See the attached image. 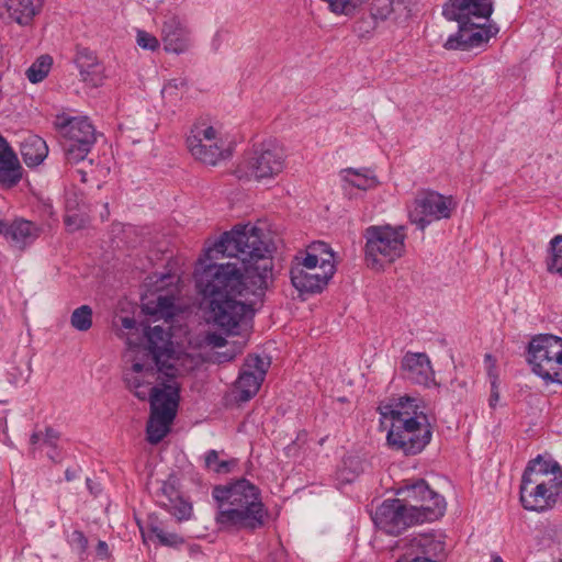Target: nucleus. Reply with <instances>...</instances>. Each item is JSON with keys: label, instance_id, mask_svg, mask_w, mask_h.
<instances>
[{"label": "nucleus", "instance_id": "1", "mask_svg": "<svg viewBox=\"0 0 562 562\" xmlns=\"http://www.w3.org/2000/svg\"><path fill=\"white\" fill-rule=\"evenodd\" d=\"M269 254L261 229L251 224L236 225L205 248L193 277L210 324L237 334L254 317L272 274Z\"/></svg>", "mask_w": 562, "mask_h": 562}, {"label": "nucleus", "instance_id": "2", "mask_svg": "<svg viewBox=\"0 0 562 562\" xmlns=\"http://www.w3.org/2000/svg\"><path fill=\"white\" fill-rule=\"evenodd\" d=\"M492 13V0H448L442 15L458 23V32L447 38L445 48L471 49L486 44L498 32L487 23Z\"/></svg>", "mask_w": 562, "mask_h": 562}, {"label": "nucleus", "instance_id": "3", "mask_svg": "<svg viewBox=\"0 0 562 562\" xmlns=\"http://www.w3.org/2000/svg\"><path fill=\"white\" fill-rule=\"evenodd\" d=\"M446 507L442 494H428L419 506L390 498L376 507L373 521L385 533L398 536L413 526L438 520L445 515Z\"/></svg>", "mask_w": 562, "mask_h": 562}, {"label": "nucleus", "instance_id": "4", "mask_svg": "<svg viewBox=\"0 0 562 562\" xmlns=\"http://www.w3.org/2000/svg\"><path fill=\"white\" fill-rule=\"evenodd\" d=\"M336 271L334 252L325 241H313L293 258L290 277L301 293L321 292Z\"/></svg>", "mask_w": 562, "mask_h": 562}, {"label": "nucleus", "instance_id": "5", "mask_svg": "<svg viewBox=\"0 0 562 562\" xmlns=\"http://www.w3.org/2000/svg\"><path fill=\"white\" fill-rule=\"evenodd\" d=\"M142 352L139 346H130L126 357L132 362L131 367L124 370L123 380L126 387L140 401L148 400L149 403L157 397L162 400L176 390L180 393V375L168 376L164 370L158 369L154 362L139 358Z\"/></svg>", "mask_w": 562, "mask_h": 562}, {"label": "nucleus", "instance_id": "6", "mask_svg": "<svg viewBox=\"0 0 562 562\" xmlns=\"http://www.w3.org/2000/svg\"><path fill=\"white\" fill-rule=\"evenodd\" d=\"M215 521L221 530L254 531L265 526L269 512L259 494H215Z\"/></svg>", "mask_w": 562, "mask_h": 562}, {"label": "nucleus", "instance_id": "7", "mask_svg": "<svg viewBox=\"0 0 562 562\" xmlns=\"http://www.w3.org/2000/svg\"><path fill=\"white\" fill-rule=\"evenodd\" d=\"M144 336L146 338L144 350L147 352L143 358L158 366L166 375H183L198 366V358L176 346L170 331L161 326L146 327Z\"/></svg>", "mask_w": 562, "mask_h": 562}, {"label": "nucleus", "instance_id": "8", "mask_svg": "<svg viewBox=\"0 0 562 562\" xmlns=\"http://www.w3.org/2000/svg\"><path fill=\"white\" fill-rule=\"evenodd\" d=\"M364 258L369 268L383 270L405 254V227L371 225L363 232Z\"/></svg>", "mask_w": 562, "mask_h": 562}, {"label": "nucleus", "instance_id": "9", "mask_svg": "<svg viewBox=\"0 0 562 562\" xmlns=\"http://www.w3.org/2000/svg\"><path fill=\"white\" fill-rule=\"evenodd\" d=\"M286 153L277 139H266L254 145L249 156L239 165V177L258 182H269L279 177L286 168Z\"/></svg>", "mask_w": 562, "mask_h": 562}, {"label": "nucleus", "instance_id": "10", "mask_svg": "<svg viewBox=\"0 0 562 562\" xmlns=\"http://www.w3.org/2000/svg\"><path fill=\"white\" fill-rule=\"evenodd\" d=\"M527 359L532 372L546 383L562 384V338L549 334L533 337Z\"/></svg>", "mask_w": 562, "mask_h": 562}, {"label": "nucleus", "instance_id": "11", "mask_svg": "<svg viewBox=\"0 0 562 562\" xmlns=\"http://www.w3.org/2000/svg\"><path fill=\"white\" fill-rule=\"evenodd\" d=\"M54 126L65 140L67 160L71 164L83 160L95 143V128L90 120L63 113L56 115Z\"/></svg>", "mask_w": 562, "mask_h": 562}, {"label": "nucleus", "instance_id": "12", "mask_svg": "<svg viewBox=\"0 0 562 562\" xmlns=\"http://www.w3.org/2000/svg\"><path fill=\"white\" fill-rule=\"evenodd\" d=\"M187 147L196 160L211 166L228 156L223 132L204 120L192 125L187 137Z\"/></svg>", "mask_w": 562, "mask_h": 562}, {"label": "nucleus", "instance_id": "13", "mask_svg": "<svg viewBox=\"0 0 562 562\" xmlns=\"http://www.w3.org/2000/svg\"><path fill=\"white\" fill-rule=\"evenodd\" d=\"M403 416L406 419L391 423L386 441L392 449L406 456H414L422 452L430 442L432 432L427 416L425 419L407 417V414Z\"/></svg>", "mask_w": 562, "mask_h": 562}, {"label": "nucleus", "instance_id": "14", "mask_svg": "<svg viewBox=\"0 0 562 562\" xmlns=\"http://www.w3.org/2000/svg\"><path fill=\"white\" fill-rule=\"evenodd\" d=\"M457 207L451 195H443L434 190H420L407 207L408 220L420 231L434 222L448 220Z\"/></svg>", "mask_w": 562, "mask_h": 562}, {"label": "nucleus", "instance_id": "15", "mask_svg": "<svg viewBox=\"0 0 562 562\" xmlns=\"http://www.w3.org/2000/svg\"><path fill=\"white\" fill-rule=\"evenodd\" d=\"M559 492L562 490V465L549 453L530 459L521 475L520 491Z\"/></svg>", "mask_w": 562, "mask_h": 562}, {"label": "nucleus", "instance_id": "16", "mask_svg": "<svg viewBox=\"0 0 562 562\" xmlns=\"http://www.w3.org/2000/svg\"><path fill=\"white\" fill-rule=\"evenodd\" d=\"M180 393L171 391L167 397L156 398L150 403V416L147 422V440L151 445L159 443L170 431V426L177 415Z\"/></svg>", "mask_w": 562, "mask_h": 562}, {"label": "nucleus", "instance_id": "17", "mask_svg": "<svg viewBox=\"0 0 562 562\" xmlns=\"http://www.w3.org/2000/svg\"><path fill=\"white\" fill-rule=\"evenodd\" d=\"M403 378L413 384L430 387L437 385L436 372L426 352L406 351L400 364Z\"/></svg>", "mask_w": 562, "mask_h": 562}, {"label": "nucleus", "instance_id": "18", "mask_svg": "<svg viewBox=\"0 0 562 562\" xmlns=\"http://www.w3.org/2000/svg\"><path fill=\"white\" fill-rule=\"evenodd\" d=\"M160 38L164 49L177 55L188 52L192 45L191 30L177 14L165 16L160 27Z\"/></svg>", "mask_w": 562, "mask_h": 562}, {"label": "nucleus", "instance_id": "19", "mask_svg": "<svg viewBox=\"0 0 562 562\" xmlns=\"http://www.w3.org/2000/svg\"><path fill=\"white\" fill-rule=\"evenodd\" d=\"M269 362L261 359L259 356H248L244 369L236 381V391L238 392V400L243 402L249 401L254 397L267 373Z\"/></svg>", "mask_w": 562, "mask_h": 562}, {"label": "nucleus", "instance_id": "20", "mask_svg": "<svg viewBox=\"0 0 562 562\" xmlns=\"http://www.w3.org/2000/svg\"><path fill=\"white\" fill-rule=\"evenodd\" d=\"M404 549L411 553H420L422 558L443 559L446 557V535L439 530L415 533L401 540Z\"/></svg>", "mask_w": 562, "mask_h": 562}, {"label": "nucleus", "instance_id": "21", "mask_svg": "<svg viewBox=\"0 0 562 562\" xmlns=\"http://www.w3.org/2000/svg\"><path fill=\"white\" fill-rule=\"evenodd\" d=\"M74 63L82 82L93 88L103 85L105 80V69L95 52L88 47L77 45Z\"/></svg>", "mask_w": 562, "mask_h": 562}, {"label": "nucleus", "instance_id": "22", "mask_svg": "<svg viewBox=\"0 0 562 562\" xmlns=\"http://www.w3.org/2000/svg\"><path fill=\"white\" fill-rule=\"evenodd\" d=\"M176 300L173 290L166 293L146 294L142 299V311L155 321L164 319L168 322L180 312Z\"/></svg>", "mask_w": 562, "mask_h": 562}, {"label": "nucleus", "instance_id": "23", "mask_svg": "<svg viewBox=\"0 0 562 562\" xmlns=\"http://www.w3.org/2000/svg\"><path fill=\"white\" fill-rule=\"evenodd\" d=\"M378 411L381 415V424L386 420L395 423L397 419H406L403 415L407 413V417L425 419V414L419 411L417 400L411 396H401L397 400H391L387 403L379 405Z\"/></svg>", "mask_w": 562, "mask_h": 562}, {"label": "nucleus", "instance_id": "24", "mask_svg": "<svg viewBox=\"0 0 562 562\" xmlns=\"http://www.w3.org/2000/svg\"><path fill=\"white\" fill-rule=\"evenodd\" d=\"M44 0H2L8 19L22 27L33 24L34 18L40 14Z\"/></svg>", "mask_w": 562, "mask_h": 562}, {"label": "nucleus", "instance_id": "25", "mask_svg": "<svg viewBox=\"0 0 562 562\" xmlns=\"http://www.w3.org/2000/svg\"><path fill=\"white\" fill-rule=\"evenodd\" d=\"M338 176L341 188L346 192L351 191V189L361 191L374 190L380 184L374 170L368 167L344 168L339 171Z\"/></svg>", "mask_w": 562, "mask_h": 562}, {"label": "nucleus", "instance_id": "26", "mask_svg": "<svg viewBox=\"0 0 562 562\" xmlns=\"http://www.w3.org/2000/svg\"><path fill=\"white\" fill-rule=\"evenodd\" d=\"M40 232L34 223L26 220H15L5 228L3 234L13 248L22 250L38 238Z\"/></svg>", "mask_w": 562, "mask_h": 562}, {"label": "nucleus", "instance_id": "27", "mask_svg": "<svg viewBox=\"0 0 562 562\" xmlns=\"http://www.w3.org/2000/svg\"><path fill=\"white\" fill-rule=\"evenodd\" d=\"M25 177L18 155L2 137V189L15 187Z\"/></svg>", "mask_w": 562, "mask_h": 562}, {"label": "nucleus", "instance_id": "28", "mask_svg": "<svg viewBox=\"0 0 562 562\" xmlns=\"http://www.w3.org/2000/svg\"><path fill=\"white\" fill-rule=\"evenodd\" d=\"M155 502L179 521L187 520L192 515V503L183 494H156Z\"/></svg>", "mask_w": 562, "mask_h": 562}, {"label": "nucleus", "instance_id": "29", "mask_svg": "<svg viewBox=\"0 0 562 562\" xmlns=\"http://www.w3.org/2000/svg\"><path fill=\"white\" fill-rule=\"evenodd\" d=\"M21 155L29 167H36L47 157L48 146L42 137L29 135L21 144Z\"/></svg>", "mask_w": 562, "mask_h": 562}, {"label": "nucleus", "instance_id": "30", "mask_svg": "<svg viewBox=\"0 0 562 562\" xmlns=\"http://www.w3.org/2000/svg\"><path fill=\"white\" fill-rule=\"evenodd\" d=\"M226 456L224 451L207 450L203 456L204 469L216 475H227L238 469L239 461L236 458H221Z\"/></svg>", "mask_w": 562, "mask_h": 562}, {"label": "nucleus", "instance_id": "31", "mask_svg": "<svg viewBox=\"0 0 562 562\" xmlns=\"http://www.w3.org/2000/svg\"><path fill=\"white\" fill-rule=\"evenodd\" d=\"M451 482L438 474H431L428 480L414 477L405 480L395 492H436V490H448Z\"/></svg>", "mask_w": 562, "mask_h": 562}, {"label": "nucleus", "instance_id": "32", "mask_svg": "<svg viewBox=\"0 0 562 562\" xmlns=\"http://www.w3.org/2000/svg\"><path fill=\"white\" fill-rule=\"evenodd\" d=\"M559 494H519V503L528 512L542 513L554 507Z\"/></svg>", "mask_w": 562, "mask_h": 562}, {"label": "nucleus", "instance_id": "33", "mask_svg": "<svg viewBox=\"0 0 562 562\" xmlns=\"http://www.w3.org/2000/svg\"><path fill=\"white\" fill-rule=\"evenodd\" d=\"M60 439V434L52 427H45L44 430H35L30 437V449L33 454L36 451H44L54 448Z\"/></svg>", "mask_w": 562, "mask_h": 562}, {"label": "nucleus", "instance_id": "34", "mask_svg": "<svg viewBox=\"0 0 562 562\" xmlns=\"http://www.w3.org/2000/svg\"><path fill=\"white\" fill-rule=\"evenodd\" d=\"M53 65V58L49 55H41L27 68L25 76L32 83L43 81L49 74Z\"/></svg>", "mask_w": 562, "mask_h": 562}, {"label": "nucleus", "instance_id": "35", "mask_svg": "<svg viewBox=\"0 0 562 562\" xmlns=\"http://www.w3.org/2000/svg\"><path fill=\"white\" fill-rule=\"evenodd\" d=\"M328 10L336 15L353 16L368 0H322Z\"/></svg>", "mask_w": 562, "mask_h": 562}, {"label": "nucleus", "instance_id": "36", "mask_svg": "<svg viewBox=\"0 0 562 562\" xmlns=\"http://www.w3.org/2000/svg\"><path fill=\"white\" fill-rule=\"evenodd\" d=\"M549 272L562 277V235H557L550 240V256L547 260Z\"/></svg>", "mask_w": 562, "mask_h": 562}, {"label": "nucleus", "instance_id": "37", "mask_svg": "<svg viewBox=\"0 0 562 562\" xmlns=\"http://www.w3.org/2000/svg\"><path fill=\"white\" fill-rule=\"evenodd\" d=\"M65 225L69 232H76L83 228L89 222L87 209H79L72 212L71 201L67 203V212L64 218Z\"/></svg>", "mask_w": 562, "mask_h": 562}, {"label": "nucleus", "instance_id": "38", "mask_svg": "<svg viewBox=\"0 0 562 562\" xmlns=\"http://www.w3.org/2000/svg\"><path fill=\"white\" fill-rule=\"evenodd\" d=\"M71 326L79 331H87L92 326V308L89 305L77 307L70 316Z\"/></svg>", "mask_w": 562, "mask_h": 562}, {"label": "nucleus", "instance_id": "39", "mask_svg": "<svg viewBox=\"0 0 562 562\" xmlns=\"http://www.w3.org/2000/svg\"><path fill=\"white\" fill-rule=\"evenodd\" d=\"M562 531L557 526H547L540 530L538 537V546L542 549L551 548L555 544L561 543Z\"/></svg>", "mask_w": 562, "mask_h": 562}, {"label": "nucleus", "instance_id": "40", "mask_svg": "<svg viewBox=\"0 0 562 562\" xmlns=\"http://www.w3.org/2000/svg\"><path fill=\"white\" fill-rule=\"evenodd\" d=\"M394 0H372L370 4L371 16L374 20H386L394 11Z\"/></svg>", "mask_w": 562, "mask_h": 562}, {"label": "nucleus", "instance_id": "41", "mask_svg": "<svg viewBox=\"0 0 562 562\" xmlns=\"http://www.w3.org/2000/svg\"><path fill=\"white\" fill-rule=\"evenodd\" d=\"M357 463L355 460L349 459L344 462V465L338 469L336 473L337 487L341 488L345 484L352 483L358 477V472L351 470V465Z\"/></svg>", "mask_w": 562, "mask_h": 562}, {"label": "nucleus", "instance_id": "42", "mask_svg": "<svg viewBox=\"0 0 562 562\" xmlns=\"http://www.w3.org/2000/svg\"><path fill=\"white\" fill-rule=\"evenodd\" d=\"M150 531L155 535V537L162 546L177 547L183 543V539L179 535L173 532H167L159 527H151Z\"/></svg>", "mask_w": 562, "mask_h": 562}, {"label": "nucleus", "instance_id": "43", "mask_svg": "<svg viewBox=\"0 0 562 562\" xmlns=\"http://www.w3.org/2000/svg\"><path fill=\"white\" fill-rule=\"evenodd\" d=\"M255 486L247 479L240 477L231 482L227 485H220L214 488V492H254Z\"/></svg>", "mask_w": 562, "mask_h": 562}, {"label": "nucleus", "instance_id": "44", "mask_svg": "<svg viewBox=\"0 0 562 562\" xmlns=\"http://www.w3.org/2000/svg\"><path fill=\"white\" fill-rule=\"evenodd\" d=\"M136 43L143 49H148L151 52H155L160 46L159 40L155 35L143 30L137 31Z\"/></svg>", "mask_w": 562, "mask_h": 562}, {"label": "nucleus", "instance_id": "45", "mask_svg": "<svg viewBox=\"0 0 562 562\" xmlns=\"http://www.w3.org/2000/svg\"><path fill=\"white\" fill-rule=\"evenodd\" d=\"M205 342L212 347H223L226 344V339L217 333H207Z\"/></svg>", "mask_w": 562, "mask_h": 562}, {"label": "nucleus", "instance_id": "46", "mask_svg": "<svg viewBox=\"0 0 562 562\" xmlns=\"http://www.w3.org/2000/svg\"><path fill=\"white\" fill-rule=\"evenodd\" d=\"M46 456L54 462L60 463L63 461V452L58 447V443L54 448L46 450Z\"/></svg>", "mask_w": 562, "mask_h": 562}, {"label": "nucleus", "instance_id": "47", "mask_svg": "<svg viewBox=\"0 0 562 562\" xmlns=\"http://www.w3.org/2000/svg\"><path fill=\"white\" fill-rule=\"evenodd\" d=\"M81 469L79 467L77 468H68L65 471V480L66 481H72L80 476Z\"/></svg>", "mask_w": 562, "mask_h": 562}, {"label": "nucleus", "instance_id": "48", "mask_svg": "<svg viewBox=\"0 0 562 562\" xmlns=\"http://www.w3.org/2000/svg\"><path fill=\"white\" fill-rule=\"evenodd\" d=\"M71 201V209H72V212L75 211H78L79 209H87L85 204H80L78 202V199H77V195L74 194V195H68L67 199H66V204Z\"/></svg>", "mask_w": 562, "mask_h": 562}, {"label": "nucleus", "instance_id": "49", "mask_svg": "<svg viewBox=\"0 0 562 562\" xmlns=\"http://www.w3.org/2000/svg\"><path fill=\"white\" fill-rule=\"evenodd\" d=\"M97 552L101 558L109 557V547L105 541L100 540L97 546Z\"/></svg>", "mask_w": 562, "mask_h": 562}, {"label": "nucleus", "instance_id": "50", "mask_svg": "<svg viewBox=\"0 0 562 562\" xmlns=\"http://www.w3.org/2000/svg\"><path fill=\"white\" fill-rule=\"evenodd\" d=\"M122 326L126 329H133L136 326V321L133 317H123Z\"/></svg>", "mask_w": 562, "mask_h": 562}, {"label": "nucleus", "instance_id": "51", "mask_svg": "<svg viewBox=\"0 0 562 562\" xmlns=\"http://www.w3.org/2000/svg\"><path fill=\"white\" fill-rule=\"evenodd\" d=\"M11 375H12V378H9V382L12 384H18L24 380L22 371H19L18 373H12Z\"/></svg>", "mask_w": 562, "mask_h": 562}, {"label": "nucleus", "instance_id": "52", "mask_svg": "<svg viewBox=\"0 0 562 562\" xmlns=\"http://www.w3.org/2000/svg\"><path fill=\"white\" fill-rule=\"evenodd\" d=\"M74 537L80 542L82 547H86L87 539L81 531H75Z\"/></svg>", "mask_w": 562, "mask_h": 562}, {"label": "nucleus", "instance_id": "53", "mask_svg": "<svg viewBox=\"0 0 562 562\" xmlns=\"http://www.w3.org/2000/svg\"><path fill=\"white\" fill-rule=\"evenodd\" d=\"M497 401H498V393L493 392L491 395V400H490L491 406L494 407Z\"/></svg>", "mask_w": 562, "mask_h": 562}, {"label": "nucleus", "instance_id": "54", "mask_svg": "<svg viewBox=\"0 0 562 562\" xmlns=\"http://www.w3.org/2000/svg\"><path fill=\"white\" fill-rule=\"evenodd\" d=\"M409 562H436L429 558H420V557H416L414 558L412 561Z\"/></svg>", "mask_w": 562, "mask_h": 562}, {"label": "nucleus", "instance_id": "55", "mask_svg": "<svg viewBox=\"0 0 562 562\" xmlns=\"http://www.w3.org/2000/svg\"><path fill=\"white\" fill-rule=\"evenodd\" d=\"M492 562H504V560L499 555L494 554L492 555Z\"/></svg>", "mask_w": 562, "mask_h": 562}, {"label": "nucleus", "instance_id": "56", "mask_svg": "<svg viewBox=\"0 0 562 562\" xmlns=\"http://www.w3.org/2000/svg\"><path fill=\"white\" fill-rule=\"evenodd\" d=\"M92 481L90 479H87V487L88 490L92 491L93 486L91 485Z\"/></svg>", "mask_w": 562, "mask_h": 562}, {"label": "nucleus", "instance_id": "57", "mask_svg": "<svg viewBox=\"0 0 562 562\" xmlns=\"http://www.w3.org/2000/svg\"><path fill=\"white\" fill-rule=\"evenodd\" d=\"M233 358H234V355H231V356H228V357H225V360L229 361V360H232Z\"/></svg>", "mask_w": 562, "mask_h": 562}, {"label": "nucleus", "instance_id": "58", "mask_svg": "<svg viewBox=\"0 0 562 562\" xmlns=\"http://www.w3.org/2000/svg\"><path fill=\"white\" fill-rule=\"evenodd\" d=\"M85 176H86V173L81 175L82 181H86Z\"/></svg>", "mask_w": 562, "mask_h": 562}]
</instances>
